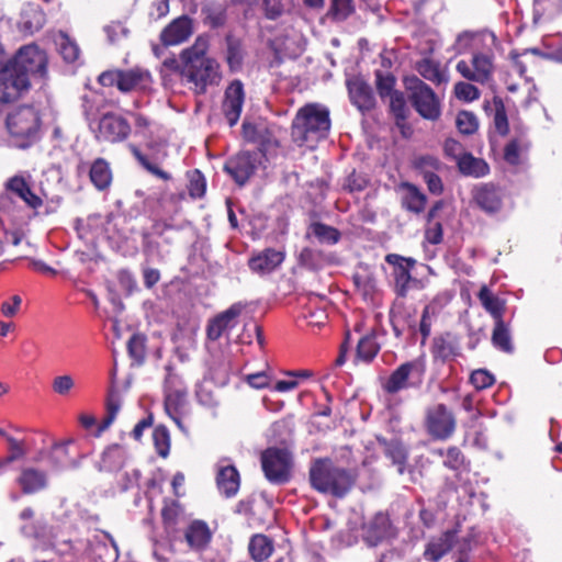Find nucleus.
I'll use <instances>...</instances> for the list:
<instances>
[{"mask_svg": "<svg viewBox=\"0 0 562 562\" xmlns=\"http://www.w3.org/2000/svg\"><path fill=\"white\" fill-rule=\"evenodd\" d=\"M330 130L329 111L319 104H306L301 108L291 125V136L299 146L314 147L327 137Z\"/></svg>", "mask_w": 562, "mask_h": 562, "instance_id": "3", "label": "nucleus"}, {"mask_svg": "<svg viewBox=\"0 0 562 562\" xmlns=\"http://www.w3.org/2000/svg\"><path fill=\"white\" fill-rule=\"evenodd\" d=\"M183 538L191 551L202 553L210 548L213 532L205 521L198 519L187 526Z\"/></svg>", "mask_w": 562, "mask_h": 562, "instance_id": "16", "label": "nucleus"}, {"mask_svg": "<svg viewBox=\"0 0 562 562\" xmlns=\"http://www.w3.org/2000/svg\"><path fill=\"white\" fill-rule=\"evenodd\" d=\"M405 194L403 196V206L414 213H422L427 202L426 195L417 187L411 183L404 184Z\"/></svg>", "mask_w": 562, "mask_h": 562, "instance_id": "37", "label": "nucleus"}, {"mask_svg": "<svg viewBox=\"0 0 562 562\" xmlns=\"http://www.w3.org/2000/svg\"><path fill=\"white\" fill-rule=\"evenodd\" d=\"M387 263L394 266V277L396 284L404 289L411 280V268L414 267L415 260L404 258L400 255L390 254L385 257Z\"/></svg>", "mask_w": 562, "mask_h": 562, "instance_id": "30", "label": "nucleus"}, {"mask_svg": "<svg viewBox=\"0 0 562 562\" xmlns=\"http://www.w3.org/2000/svg\"><path fill=\"white\" fill-rule=\"evenodd\" d=\"M496 36L490 32L471 33L463 32L458 36V44L467 48L479 44L486 46V49L473 52L469 60L461 59L457 63V71L467 80L484 85L488 82L494 74V53L490 46L495 45Z\"/></svg>", "mask_w": 562, "mask_h": 562, "instance_id": "1", "label": "nucleus"}, {"mask_svg": "<svg viewBox=\"0 0 562 562\" xmlns=\"http://www.w3.org/2000/svg\"><path fill=\"white\" fill-rule=\"evenodd\" d=\"M151 82L149 71L133 68L128 70H120L119 90L122 92H130L134 90H145Z\"/></svg>", "mask_w": 562, "mask_h": 562, "instance_id": "25", "label": "nucleus"}, {"mask_svg": "<svg viewBox=\"0 0 562 562\" xmlns=\"http://www.w3.org/2000/svg\"><path fill=\"white\" fill-rule=\"evenodd\" d=\"M390 108L396 119L397 126H403L407 117V105L404 94L395 91L390 95Z\"/></svg>", "mask_w": 562, "mask_h": 562, "instance_id": "50", "label": "nucleus"}, {"mask_svg": "<svg viewBox=\"0 0 562 562\" xmlns=\"http://www.w3.org/2000/svg\"><path fill=\"white\" fill-rule=\"evenodd\" d=\"M457 99L471 102L480 98V90L470 82L460 81L454 85Z\"/></svg>", "mask_w": 562, "mask_h": 562, "instance_id": "59", "label": "nucleus"}, {"mask_svg": "<svg viewBox=\"0 0 562 562\" xmlns=\"http://www.w3.org/2000/svg\"><path fill=\"white\" fill-rule=\"evenodd\" d=\"M90 128L100 142L119 143L131 133L130 123L120 114L105 113L98 121L90 122Z\"/></svg>", "mask_w": 562, "mask_h": 562, "instance_id": "12", "label": "nucleus"}, {"mask_svg": "<svg viewBox=\"0 0 562 562\" xmlns=\"http://www.w3.org/2000/svg\"><path fill=\"white\" fill-rule=\"evenodd\" d=\"M380 350L375 334L370 333L363 336L357 346V359L366 363L371 362Z\"/></svg>", "mask_w": 562, "mask_h": 562, "instance_id": "42", "label": "nucleus"}, {"mask_svg": "<svg viewBox=\"0 0 562 562\" xmlns=\"http://www.w3.org/2000/svg\"><path fill=\"white\" fill-rule=\"evenodd\" d=\"M493 122L496 131L505 135L508 132V120L505 111V106L499 99H494V117Z\"/></svg>", "mask_w": 562, "mask_h": 562, "instance_id": "58", "label": "nucleus"}, {"mask_svg": "<svg viewBox=\"0 0 562 562\" xmlns=\"http://www.w3.org/2000/svg\"><path fill=\"white\" fill-rule=\"evenodd\" d=\"M252 143L256 144V148L258 149V153H254L256 156L254 161L259 166H263L265 161L268 160V155L274 153L278 147L277 139L273 138L269 133L262 136L260 140H252Z\"/></svg>", "mask_w": 562, "mask_h": 562, "instance_id": "47", "label": "nucleus"}, {"mask_svg": "<svg viewBox=\"0 0 562 562\" xmlns=\"http://www.w3.org/2000/svg\"><path fill=\"white\" fill-rule=\"evenodd\" d=\"M192 21L187 15L179 16L170 22L161 32L160 41L165 46L179 45L192 34Z\"/></svg>", "mask_w": 562, "mask_h": 562, "instance_id": "18", "label": "nucleus"}, {"mask_svg": "<svg viewBox=\"0 0 562 562\" xmlns=\"http://www.w3.org/2000/svg\"><path fill=\"white\" fill-rule=\"evenodd\" d=\"M209 41L199 36L193 45L180 54L181 74L194 85L198 93L206 90L207 86L218 85L221 81L220 65L206 55Z\"/></svg>", "mask_w": 562, "mask_h": 562, "instance_id": "2", "label": "nucleus"}, {"mask_svg": "<svg viewBox=\"0 0 562 562\" xmlns=\"http://www.w3.org/2000/svg\"><path fill=\"white\" fill-rule=\"evenodd\" d=\"M417 72L426 80L436 85H441L448 81L445 71L441 70L439 63L430 58H423L416 64Z\"/></svg>", "mask_w": 562, "mask_h": 562, "instance_id": "36", "label": "nucleus"}, {"mask_svg": "<svg viewBox=\"0 0 562 562\" xmlns=\"http://www.w3.org/2000/svg\"><path fill=\"white\" fill-rule=\"evenodd\" d=\"M473 199L477 206L486 213H495L502 206V195L491 183L480 184L473 190Z\"/></svg>", "mask_w": 562, "mask_h": 562, "instance_id": "23", "label": "nucleus"}, {"mask_svg": "<svg viewBox=\"0 0 562 562\" xmlns=\"http://www.w3.org/2000/svg\"><path fill=\"white\" fill-rule=\"evenodd\" d=\"M224 170L236 183L243 186L246 182V154L240 151L236 156L227 159Z\"/></svg>", "mask_w": 562, "mask_h": 562, "instance_id": "41", "label": "nucleus"}, {"mask_svg": "<svg viewBox=\"0 0 562 562\" xmlns=\"http://www.w3.org/2000/svg\"><path fill=\"white\" fill-rule=\"evenodd\" d=\"M82 111L87 119V121L94 122L92 119L95 116L97 112L99 111V102L100 97L93 92L90 94L82 95Z\"/></svg>", "mask_w": 562, "mask_h": 562, "instance_id": "62", "label": "nucleus"}, {"mask_svg": "<svg viewBox=\"0 0 562 562\" xmlns=\"http://www.w3.org/2000/svg\"><path fill=\"white\" fill-rule=\"evenodd\" d=\"M525 147L521 139H513L504 148V159L510 165H518Z\"/></svg>", "mask_w": 562, "mask_h": 562, "instance_id": "61", "label": "nucleus"}, {"mask_svg": "<svg viewBox=\"0 0 562 562\" xmlns=\"http://www.w3.org/2000/svg\"><path fill=\"white\" fill-rule=\"evenodd\" d=\"M454 547L463 554L471 549V541L468 538H457V530L454 529L448 530L429 540L423 555L417 562H438Z\"/></svg>", "mask_w": 562, "mask_h": 562, "instance_id": "11", "label": "nucleus"}, {"mask_svg": "<svg viewBox=\"0 0 562 562\" xmlns=\"http://www.w3.org/2000/svg\"><path fill=\"white\" fill-rule=\"evenodd\" d=\"M182 516V509L176 502L166 504L161 510V517L165 525V529L168 533L176 531V526Z\"/></svg>", "mask_w": 562, "mask_h": 562, "instance_id": "49", "label": "nucleus"}, {"mask_svg": "<svg viewBox=\"0 0 562 562\" xmlns=\"http://www.w3.org/2000/svg\"><path fill=\"white\" fill-rule=\"evenodd\" d=\"M415 167L419 170L422 176H426L429 173H436L440 171L443 167L441 161L430 155L420 156L415 160Z\"/></svg>", "mask_w": 562, "mask_h": 562, "instance_id": "57", "label": "nucleus"}, {"mask_svg": "<svg viewBox=\"0 0 562 562\" xmlns=\"http://www.w3.org/2000/svg\"><path fill=\"white\" fill-rule=\"evenodd\" d=\"M243 310L244 305L241 303H236L226 311L216 315L214 318L210 319L206 327L207 338L211 340H217L228 330L234 328L238 323V318L241 315Z\"/></svg>", "mask_w": 562, "mask_h": 562, "instance_id": "15", "label": "nucleus"}, {"mask_svg": "<svg viewBox=\"0 0 562 562\" xmlns=\"http://www.w3.org/2000/svg\"><path fill=\"white\" fill-rule=\"evenodd\" d=\"M470 381L476 390H483L493 385L495 379L487 370L479 369L472 372Z\"/></svg>", "mask_w": 562, "mask_h": 562, "instance_id": "64", "label": "nucleus"}, {"mask_svg": "<svg viewBox=\"0 0 562 562\" xmlns=\"http://www.w3.org/2000/svg\"><path fill=\"white\" fill-rule=\"evenodd\" d=\"M74 445V439H68L64 442L55 443L48 452L44 450L38 451L33 460L34 462H42L45 458H47L48 465L53 470L77 468L79 465V461L71 457L69 449Z\"/></svg>", "mask_w": 562, "mask_h": 562, "instance_id": "14", "label": "nucleus"}, {"mask_svg": "<svg viewBox=\"0 0 562 562\" xmlns=\"http://www.w3.org/2000/svg\"><path fill=\"white\" fill-rule=\"evenodd\" d=\"M312 233L321 243L334 245L339 241L340 233L333 226L315 222L310 225L308 234Z\"/></svg>", "mask_w": 562, "mask_h": 562, "instance_id": "44", "label": "nucleus"}, {"mask_svg": "<svg viewBox=\"0 0 562 562\" xmlns=\"http://www.w3.org/2000/svg\"><path fill=\"white\" fill-rule=\"evenodd\" d=\"M44 20V13L38 5L29 3L22 9L19 25L22 31L34 33L43 26Z\"/></svg>", "mask_w": 562, "mask_h": 562, "instance_id": "32", "label": "nucleus"}, {"mask_svg": "<svg viewBox=\"0 0 562 562\" xmlns=\"http://www.w3.org/2000/svg\"><path fill=\"white\" fill-rule=\"evenodd\" d=\"M7 64L14 67L20 74H25L29 79L31 76L45 78L47 67V56L37 45L30 44L21 47L12 59L5 60Z\"/></svg>", "mask_w": 562, "mask_h": 562, "instance_id": "10", "label": "nucleus"}, {"mask_svg": "<svg viewBox=\"0 0 562 562\" xmlns=\"http://www.w3.org/2000/svg\"><path fill=\"white\" fill-rule=\"evenodd\" d=\"M442 206L443 203L441 201L436 202L427 215L428 226L425 231V239L432 245H437L442 240V225L439 222H434L437 212Z\"/></svg>", "mask_w": 562, "mask_h": 562, "instance_id": "40", "label": "nucleus"}, {"mask_svg": "<svg viewBox=\"0 0 562 562\" xmlns=\"http://www.w3.org/2000/svg\"><path fill=\"white\" fill-rule=\"evenodd\" d=\"M134 157L137 159V161L148 171L150 172L151 175L160 178V179H164V180H168L170 178V176L161 170L157 164L150 161L147 156H145L137 147H135L134 145H131L130 146Z\"/></svg>", "mask_w": 562, "mask_h": 562, "instance_id": "55", "label": "nucleus"}, {"mask_svg": "<svg viewBox=\"0 0 562 562\" xmlns=\"http://www.w3.org/2000/svg\"><path fill=\"white\" fill-rule=\"evenodd\" d=\"M458 168L462 175L473 178H481L490 172V167L485 160L469 153H463L458 158Z\"/></svg>", "mask_w": 562, "mask_h": 562, "instance_id": "29", "label": "nucleus"}, {"mask_svg": "<svg viewBox=\"0 0 562 562\" xmlns=\"http://www.w3.org/2000/svg\"><path fill=\"white\" fill-rule=\"evenodd\" d=\"M272 371L266 359H263L262 369L248 372V386L256 390L269 387L272 383Z\"/></svg>", "mask_w": 562, "mask_h": 562, "instance_id": "45", "label": "nucleus"}, {"mask_svg": "<svg viewBox=\"0 0 562 562\" xmlns=\"http://www.w3.org/2000/svg\"><path fill=\"white\" fill-rule=\"evenodd\" d=\"M31 82L25 74H20L4 60L0 47V102L11 103L22 98L30 90Z\"/></svg>", "mask_w": 562, "mask_h": 562, "instance_id": "8", "label": "nucleus"}, {"mask_svg": "<svg viewBox=\"0 0 562 562\" xmlns=\"http://www.w3.org/2000/svg\"><path fill=\"white\" fill-rule=\"evenodd\" d=\"M248 551L256 562H261L272 554L273 543L267 536L256 535L248 544Z\"/></svg>", "mask_w": 562, "mask_h": 562, "instance_id": "38", "label": "nucleus"}, {"mask_svg": "<svg viewBox=\"0 0 562 562\" xmlns=\"http://www.w3.org/2000/svg\"><path fill=\"white\" fill-rule=\"evenodd\" d=\"M426 360L418 357L400 364L384 381L382 390L387 394H396L403 390L419 389L425 380Z\"/></svg>", "mask_w": 562, "mask_h": 562, "instance_id": "6", "label": "nucleus"}, {"mask_svg": "<svg viewBox=\"0 0 562 562\" xmlns=\"http://www.w3.org/2000/svg\"><path fill=\"white\" fill-rule=\"evenodd\" d=\"M4 189L15 194L33 210L38 209L43 204L42 199L32 191L26 177L23 175H15L9 178L4 183Z\"/></svg>", "mask_w": 562, "mask_h": 562, "instance_id": "21", "label": "nucleus"}, {"mask_svg": "<svg viewBox=\"0 0 562 562\" xmlns=\"http://www.w3.org/2000/svg\"><path fill=\"white\" fill-rule=\"evenodd\" d=\"M21 532L25 537L37 540L43 549L52 544V530L42 519L23 524Z\"/></svg>", "mask_w": 562, "mask_h": 562, "instance_id": "33", "label": "nucleus"}, {"mask_svg": "<svg viewBox=\"0 0 562 562\" xmlns=\"http://www.w3.org/2000/svg\"><path fill=\"white\" fill-rule=\"evenodd\" d=\"M244 102V87L240 81H235L226 89L223 111L231 126H234L241 113Z\"/></svg>", "mask_w": 562, "mask_h": 562, "instance_id": "20", "label": "nucleus"}, {"mask_svg": "<svg viewBox=\"0 0 562 562\" xmlns=\"http://www.w3.org/2000/svg\"><path fill=\"white\" fill-rule=\"evenodd\" d=\"M310 481L316 491L342 497L355 484L356 476L346 469L335 467L329 460H317L310 469Z\"/></svg>", "mask_w": 562, "mask_h": 562, "instance_id": "4", "label": "nucleus"}, {"mask_svg": "<svg viewBox=\"0 0 562 562\" xmlns=\"http://www.w3.org/2000/svg\"><path fill=\"white\" fill-rule=\"evenodd\" d=\"M16 483L24 494H34L47 486V475L45 471L40 469L24 467L21 469Z\"/></svg>", "mask_w": 562, "mask_h": 562, "instance_id": "24", "label": "nucleus"}, {"mask_svg": "<svg viewBox=\"0 0 562 562\" xmlns=\"http://www.w3.org/2000/svg\"><path fill=\"white\" fill-rule=\"evenodd\" d=\"M90 180L98 190L106 189L112 181L110 165L103 158H98L90 167Z\"/></svg>", "mask_w": 562, "mask_h": 562, "instance_id": "35", "label": "nucleus"}, {"mask_svg": "<svg viewBox=\"0 0 562 562\" xmlns=\"http://www.w3.org/2000/svg\"><path fill=\"white\" fill-rule=\"evenodd\" d=\"M477 297L486 312L491 314L494 322L503 321L505 302L496 296L487 286H482Z\"/></svg>", "mask_w": 562, "mask_h": 562, "instance_id": "34", "label": "nucleus"}, {"mask_svg": "<svg viewBox=\"0 0 562 562\" xmlns=\"http://www.w3.org/2000/svg\"><path fill=\"white\" fill-rule=\"evenodd\" d=\"M227 63L233 70L240 69L243 65L241 43L232 35L227 36Z\"/></svg>", "mask_w": 562, "mask_h": 562, "instance_id": "51", "label": "nucleus"}, {"mask_svg": "<svg viewBox=\"0 0 562 562\" xmlns=\"http://www.w3.org/2000/svg\"><path fill=\"white\" fill-rule=\"evenodd\" d=\"M121 408V403L115 397H110L106 403V416L102 420V423L99 425L97 431L94 432L95 437H99L105 429H108L114 419L116 418V415Z\"/></svg>", "mask_w": 562, "mask_h": 562, "instance_id": "56", "label": "nucleus"}, {"mask_svg": "<svg viewBox=\"0 0 562 562\" xmlns=\"http://www.w3.org/2000/svg\"><path fill=\"white\" fill-rule=\"evenodd\" d=\"M125 461V449L120 445H112L102 452L101 460L97 467L99 471L114 472L121 470Z\"/></svg>", "mask_w": 562, "mask_h": 562, "instance_id": "28", "label": "nucleus"}, {"mask_svg": "<svg viewBox=\"0 0 562 562\" xmlns=\"http://www.w3.org/2000/svg\"><path fill=\"white\" fill-rule=\"evenodd\" d=\"M431 352L436 359L447 361L457 356V346L449 334L441 335L434 338Z\"/></svg>", "mask_w": 562, "mask_h": 562, "instance_id": "39", "label": "nucleus"}, {"mask_svg": "<svg viewBox=\"0 0 562 562\" xmlns=\"http://www.w3.org/2000/svg\"><path fill=\"white\" fill-rule=\"evenodd\" d=\"M153 440L157 453L166 458L170 450V435L168 429L165 426H157L153 431Z\"/></svg>", "mask_w": 562, "mask_h": 562, "instance_id": "52", "label": "nucleus"}, {"mask_svg": "<svg viewBox=\"0 0 562 562\" xmlns=\"http://www.w3.org/2000/svg\"><path fill=\"white\" fill-rule=\"evenodd\" d=\"M216 485L225 497L235 496L239 490L240 475L236 468L226 460H221L216 464Z\"/></svg>", "mask_w": 562, "mask_h": 562, "instance_id": "17", "label": "nucleus"}, {"mask_svg": "<svg viewBox=\"0 0 562 562\" xmlns=\"http://www.w3.org/2000/svg\"><path fill=\"white\" fill-rule=\"evenodd\" d=\"M188 191L190 196L194 199L202 198L206 190V181L204 176L199 170H192L188 173Z\"/></svg>", "mask_w": 562, "mask_h": 562, "instance_id": "53", "label": "nucleus"}, {"mask_svg": "<svg viewBox=\"0 0 562 562\" xmlns=\"http://www.w3.org/2000/svg\"><path fill=\"white\" fill-rule=\"evenodd\" d=\"M347 88L351 103L361 112L369 111L374 106L372 89L363 79L359 77L348 79Z\"/></svg>", "mask_w": 562, "mask_h": 562, "instance_id": "19", "label": "nucleus"}, {"mask_svg": "<svg viewBox=\"0 0 562 562\" xmlns=\"http://www.w3.org/2000/svg\"><path fill=\"white\" fill-rule=\"evenodd\" d=\"M456 124L459 132L465 135L475 133L479 127L476 116L472 112L468 111H461L458 113Z\"/></svg>", "mask_w": 562, "mask_h": 562, "instance_id": "54", "label": "nucleus"}, {"mask_svg": "<svg viewBox=\"0 0 562 562\" xmlns=\"http://www.w3.org/2000/svg\"><path fill=\"white\" fill-rule=\"evenodd\" d=\"M177 381V376L169 374L165 381V411L180 425V411L186 403V392L181 389H173L172 384Z\"/></svg>", "mask_w": 562, "mask_h": 562, "instance_id": "22", "label": "nucleus"}, {"mask_svg": "<svg viewBox=\"0 0 562 562\" xmlns=\"http://www.w3.org/2000/svg\"><path fill=\"white\" fill-rule=\"evenodd\" d=\"M58 52L66 63H75L80 55V49L75 41L67 34L59 33L55 40Z\"/></svg>", "mask_w": 562, "mask_h": 562, "instance_id": "43", "label": "nucleus"}, {"mask_svg": "<svg viewBox=\"0 0 562 562\" xmlns=\"http://www.w3.org/2000/svg\"><path fill=\"white\" fill-rule=\"evenodd\" d=\"M378 441L383 447L384 454L393 464L397 465L398 473L403 474L407 461V450L404 445L396 439L387 441L386 439L378 438Z\"/></svg>", "mask_w": 562, "mask_h": 562, "instance_id": "31", "label": "nucleus"}, {"mask_svg": "<svg viewBox=\"0 0 562 562\" xmlns=\"http://www.w3.org/2000/svg\"><path fill=\"white\" fill-rule=\"evenodd\" d=\"M76 386V380L69 373L56 375L52 381V391L60 397H70Z\"/></svg>", "mask_w": 562, "mask_h": 562, "instance_id": "48", "label": "nucleus"}, {"mask_svg": "<svg viewBox=\"0 0 562 562\" xmlns=\"http://www.w3.org/2000/svg\"><path fill=\"white\" fill-rule=\"evenodd\" d=\"M284 259V255L281 251L274 249H266L261 254L252 257L248 262L251 270L266 274L273 271Z\"/></svg>", "mask_w": 562, "mask_h": 562, "instance_id": "27", "label": "nucleus"}, {"mask_svg": "<svg viewBox=\"0 0 562 562\" xmlns=\"http://www.w3.org/2000/svg\"><path fill=\"white\" fill-rule=\"evenodd\" d=\"M42 120L40 112L30 105L20 106L7 117V130L12 144L18 148H27L41 137Z\"/></svg>", "mask_w": 562, "mask_h": 562, "instance_id": "5", "label": "nucleus"}, {"mask_svg": "<svg viewBox=\"0 0 562 562\" xmlns=\"http://www.w3.org/2000/svg\"><path fill=\"white\" fill-rule=\"evenodd\" d=\"M195 396L198 402L207 408H213L216 405L211 383L201 382L196 384Z\"/></svg>", "mask_w": 562, "mask_h": 562, "instance_id": "60", "label": "nucleus"}, {"mask_svg": "<svg viewBox=\"0 0 562 562\" xmlns=\"http://www.w3.org/2000/svg\"><path fill=\"white\" fill-rule=\"evenodd\" d=\"M391 536L392 529L389 517L384 514H376L366 530L364 540L369 546L375 547Z\"/></svg>", "mask_w": 562, "mask_h": 562, "instance_id": "26", "label": "nucleus"}, {"mask_svg": "<svg viewBox=\"0 0 562 562\" xmlns=\"http://www.w3.org/2000/svg\"><path fill=\"white\" fill-rule=\"evenodd\" d=\"M493 345L505 352H512L514 347L510 339L508 327L504 321L495 322V326L492 334Z\"/></svg>", "mask_w": 562, "mask_h": 562, "instance_id": "46", "label": "nucleus"}, {"mask_svg": "<svg viewBox=\"0 0 562 562\" xmlns=\"http://www.w3.org/2000/svg\"><path fill=\"white\" fill-rule=\"evenodd\" d=\"M404 83L416 112L425 120L437 121L441 115V102L435 91L416 76L405 78Z\"/></svg>", "mask_w": 562, "mask_h": 562, "instance_id": "7", "label": "nucleus"}, {"mask_svg": "<svg viewBox=\"0 0 562 562\" xmlns=\"http://www.w3.org/2000/svg\"><path fill=\"white\" fill-rule=\"evenodd\" d=\"M5 441L9 448V454L7 458H9L11 461L14 462L19 459H22L27 453V446L24 440H20L10 436Z\"/></svg>", "mask_w": 562, "mask_h": 562, "instance_id": "63", "label": "nucleus"}, {"mask_svg": "<svg viewBox=\"0 0 562 562\" xmlns=\"http://www.w3.org/2000/svg\"><path fill=\"white\" fill-rule=\"evenodd\" d=\"M261 467L271 483L284 484L290 481L292 475V456L285 449H267L261 454Z\"/></svg>", "mask_w": 562, "mask_h": 562, "instance_id": "9", "label": "nucleus"}, {"mask_svg": "<svg viewBox=\"0 0 562 562\" xmlns=\"http://www.w3.org/2000/svg\"><path fill=\"white\" fill-rule=\"evenodd\" d=\"M425 427L435 439L446 440L454 432V415L445 404H436L426 411Z\"/></svg>", "mask_w": 562, "mask_h": 562, "instance_id": "13", "label": "nucleus"}]
</instances>
